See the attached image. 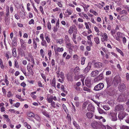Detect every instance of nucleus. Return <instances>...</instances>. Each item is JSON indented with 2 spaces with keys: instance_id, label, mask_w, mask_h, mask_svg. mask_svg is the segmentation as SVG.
<instances>
[{
  "instance_id": "obj_63",
  "label": "nucleus",
  "mask_w": 129,
  "mask_h": 129,
  "mask_svg": "<svg viewBox=\"0 0 129 129\" xmlns=\"http://www.w3.org/2000/svg\"><path fill=\"white\" fill-rule=\"evenodd\" d=\"M47 27L49 30L51 29V25L50 23L49 22L48 23Z\"/></svg>"
},
{
  "instance_id": "obj_43",
  "label": "nucleus",
  "mask_w": 129,
  "mask_h": 129,
  "mask_svg": "<svg viewBox=\"0 0 129 129\" xmlns=\"http://www.w3.org/2000/svg\"><path fill=\"white\" fill-rule=\"evenodd\" d=\"M85 59V58L84 57H82L81 58V63L82 65H84V64Z\"/></svg>"
},
{
  "instance_id": "obj_15",
  "label": "nucleus",
  "mask_w": 129,
  "mask_h": 129,
  "mask_svg": "<svg viewBox=\"0 0 129 129\" xmlns=\"http://www.w3.org/2000/svg\"><path fill=\"white\" fill-rule=\"evenodd\" d=\"M67 47L68 48L69 51H72L74 48V46L71 43H68L66 45Z\"/></svg>"
},
{
  "instance_id": "obj_31",
  "label": "nucleus",
  "mask_w": 129,
  "mask_h": 129,
  "mask_svg": "<svg viewBox=\"0 0 129 129\" xmlns=\"http://www.w3.org/2000/svg\"><path fill=\"white\" fill-rule=\"evenodd\" d=\"M94 40L97 44H98L100 43V41L99 38L96 37L94 38Z\"/></svg>"
},
{
  "instance_id": "obj_30",
  "label": "nucleus",
  "mask_w": 129,
  "mask_h": 129,
  "mask_svg": "<svg viewBox=\"0 0 129 129\" xmlns=\"http://www.w3.org/2000/svg\"><path fill=\"white\" fill-rule=\"evenodd\" d=\"M41 44L42 46L47 47V46L46 42L45 40H42L41 42Z\"/></svg>"
},
{
  "instance_id": "obj_2",
  "label": "nucleus",
  "mask_w": 129,
  "mask_h": 129,
  "mask_svg": "<svg viewBox=\"0 0 129 129\" xmlns=\"http://www.w3.org/2000/svg\"><path fill=\"white\" fill-rule=\"evenodd\" d=\"M91 125L94 129H101V123L94 121L92 122Z\"/></svg>"
},
{
  "instance_id": "obj_44",
  "label": "nucleus",
  "mask_w": 129,
  "mask_h": 129,
  "mask_svg": "<svg viewBox=\"0 0 129 129\" xmlns=\"http://www.w3.org/2000/svg\"><path fill=\"white\" fill-rule=\"evenodd\" d=\"M122 39V42L123 44L125 45L126 44L127 41V40L125 37L124 36L123 37Z\"/></svg>"
},
{
  "instance_id": "obj_38",
  "label": "nucleus",
  "mask_w": 129,
  "mask_h": 129,
  "mask_svg": "<svg viewBox=\"0 0 129 129\" xmlns=\"http://www.w3.org/2000/svg\"><path fill=\"white\" fill-rule=\"evenodd\" d=\"M116 49L117 51L121 55L123 56L124 55L123 52L121 50L117 47L116 48Z\"/></svg>"
},
{
  "instance_id": "obj_50",
  "label": "nucleus",
  "mask_w": 129,
  "mask_h": 129,
  "mask_svg": "<svg viewBox=\"0 0 129 129\" xmlns=\"http://www.w3.org/2000/svg\"><path fill=\"white\" fill-rule=\"evenodd\" d=\"M14 62V65L15 67L17 68H18L19 66L18 64L17 61L16 59L15 60Z\"/></svg>"
},
{
  "instance_id": "obj_45",
  "label": "nucleus",
  "mask_w": 129,
  "mask_h": 129,
  "mask_svg": "<svg viewBox=\"0 0 129 129\" xmlns=\"http://www.w3.org/2000/svg\"><path fill=\"white\" fill-rule=\"evenodd\" d=\"M103 109L106 110H108L110 109V107L107 105H104L103 106Z\"/></svg>"
},
{
  "instance_id": "obj_6",
  "label": "nucleus",
  "mask_w": 129,
  "mask_h": 129,
  "mask_svg": "<svg viewBox=\"0 0 129 129\" xmlns=\"http://www.w3.org/2000/svg\"><path fill=\"white\" fill-rule=\"evenodd\" d=\"M104 86V84L102 83H100L95 86L94 89L96 91L102 89Z\"/></svg>"
},
{
  "instance_id": "obj_39",
  "label": "nucleus",
  "mask_w": 129,
  "mask_h": 129,
  "mask_svg": "<svg viewBox=\"0 0 129 129\" xmlns=\"http://www.w3.org/2000/svg\"><path fill=\"white\" fill-rule=\"evenodd\" d=\"M64 41L62 39H60L57 40V42L61 44L63 43Z\"/></svg>"
},
{
  "instance_id": "obj_8",
  "label": "nucleus",
  "mask_w": 129,
  "mask_h": 129,
  "mask_svg": "<svg viewBox=\"0 0 129 129\" xmlns=\"http://www.w3.org/2000/svg\"><path fill=\"white\" fill-rule=\"evenodd\" d=\"M102 37L101 38V41L102 42H104L105 41H107L108 40V36L107 34L104 33H102L100 35Z\"/></svg>"
},
{
  "instance_id": "obj_24",
  "label": "nucleus",
  "mask_w": 129,
  "mask_h": 129,
  "mask_svg": "<svg viewBox=\"0 0 129 129\" xmlns=\"http://www.w3.org/2000/svg\"><path fill=\"white\" fill-rule=\"evenodd\" d=\"M42 113L47 117H49V116L48 112L45 110H42L41 111Z\"/></svg>"
},
{
  "instance_id": "obj_4",
  "label": "nucleus",
  "mask_w": 129,
  "mask_h": 129,
  "mask_svg": "<svg viewBox=\"0 0 129 129\" xmlns=\"http://www.w3.org/2000/svg\"><path fill=\"white\" fill-rule=\"evenodd\" d=\"M124 36V34L118 31L115 35L114 39L118 41H121L120 38H122Z\"/></svg>"
},
{
  "instance_id": "obj_20",
  "label": "nucleus",
  "mask_w": 129,
  "mask_h": 129,
  "mask_svg": "<svg viewBox=\"0 0 129 129\" xmlns=\"http://www.w3.org/2000/svg\"><path fill=\"white\" fill-rule=\"evenodd\" d=\"M83 5H81L82 6L84 9V10L85 12H87L88 11L87 8L89 7V5H86L85 4L82 3Z\"/></svg>"
},
{
  "instance_id": "obj_60",
  "label": "nucleus",
  "mask_w": 129,
  "mask_h": 129,
  "mask_svg": "<svg viewBox=\"0 0 129 129\" xmlns=\"http://www.w3.org/2000/svg\"><path fill=\"white\" fill-rule=\"evenodd\" d=\"M93 37V35H90L87 36V38L88 40H91V38H92Z\"/></svg>"
},
{
  "instance_id": "obj_49",
  "label": "nucleus",
  "mask_w": 129,
  "mask_h": 129,
  "mask_svg": "<svg viewBox=\"0 0 129 129\" xmlns=\"http://www.w3.org/2000/svg\"><path fill=\"white\" fill-rule=\"evenodd\" d=\"M44 51L43 49H41L40 50V54L43 58L44 56Z\"/></svg>"
},
{
  "instance_id": "obj_56",
  "label": "nucleus",
  "mask_w": 129,
  "mask_h": 129,
  "mask_svg": "<svg viewBox=\"0 0 129 129\" xmlns=\"http://www.w3.org/2000/svg\"><path fill=\"white\" fill-rule=\"evenodd\" d=\"M87 43L89 46H92V43L91 41L90 40H87Z\"/></svg>"
},
{
  "instance_id": "obj_26",
  "label": "nucleus",
  "mask_w": 129,
  "mask_h": 129,
  "mask_svg": "<svg viewBox=\"0 0 129 129\" xmlns=\"http://www.w3.org/2000/svg\"><path fill=\"white\" fill-rule=\"evenodd\" d=\"M73 123L74 126L77 129H81V128L79 125L75 121H74L73 122Z\"/></svg>"
},
{
  "instance_id": "obj_47",
  "label": "nucleus",
  "mask_w": 129,
  "mask_h": 129,
  "mask_svg": "<svg viewBox=\"0 0 129 129\" xmlns=\"http://www.w3.org/2000/svg\"><path fill=\"white\" fill-rule=\"evenodd\" d=\"M85 83L86 85H88L90 83V80L88 79H86L85 80Z\"/></svg>"
},
{
  "instance_id": "obj_5",
  "label": "nucleus",
  "mask_w": 129,
  "mask_h": 129,
  "mask_svg": "<svg viewBox=\"0 0 129 129\" xmlns=\"http://www.w3.org/2000/svg\"><path fill=\"white\" fill-rule=\"evenodd\" d=\"M117 113H114L113 111H111L110 112L109 115L112 121H115L117 120Z\"/></svg>"
},
{
  "instance_id": "obj_25",
  "label": "nucleus",
  "mask_w": 129,
  "mask_h": 129,
  "mask_svg": "<svg viewBox=\"0 0 129 129\" xmlns=\"http://www.w3.org/2000/svg\"><path fill=\"white\" fill-rule=\"evenodd\" d=\"M12 51L13 56L15 57H16L17 56L16 49L15 48H13L12 50Z\"/></svg>"
},
{
  "instance_id": "obj_48",
  "label": "nucleus",
  "mask_w": 129,
  "mask_h": 129,
  "mask_svg": "<svg viewBox=\"0 0 129 129\" xmlns=\"http://www.w3.org/2000/svg\"><path fill=\"white\" fill-rule=\"evenodd\" d=\"M120 13L121 15L126 14H127V12L125 10H123L121 11L120 12Z\"/></svg>"
},
{
  "instance_id": "obj_28",
  "label": "nucleus",
  "mask_w": 129,
  "mask_h": 129,
  "mask_svg": "<svg viewBox=\"0 0 129 129\" xmlns=\"http://www.w3.org/2000/svg\"><path fill=\"white\" fill-rule=\"evenodd\" d=\"M102 63L99 62H96L95 63L94 65L97 68H100L102 66Z\"/></svg>"
},
{
  "instance_id": "obj_54",
  "label": "nucleus",
  "mask_w": 129,
  "mask_h": 129,
  "mask_svg": "<svg viewBox=\"0 0 129 129\" xmlns=\"http://www.w3.org/2000/svg\"><path fill=\"white\" fill-rule=\"evenodd\" d=\"M63 108L65 112H67L68 111V109L66 106V105L64 104H63L62 105Z\"/></svg>"
},
{
  "instance_id": "obj_61",
  "label": "nucleus",
  "mask_w": 129,
  "mask_h": 129,
  "mask_svg": "<svg viewBox=\"0 0 129 129\" xmlns=\"http://www.w3.org/2000/svg\"><path fill=\"white\" fill-rule=\"evenodd\" d=\"M94 118L95 119H98L99 120L101 119L102 118V117L101 116H98L95 115H94Z\"/></svg>"
},
{
  "instance_id": "obj_53",
  "label": "nucleus",
  "mask_w": 129,
  "mask_h": 129,
  "mask_svg": "<svg viewBox=\"0 0 129 129\" xmlns=\"http://www.w3.org/2000/svg\"><path fill=\"white\" fill-rule=\"evenodd\" d=\"M98 109L99 113L102 114L103 113L104 111L103 110L99 108H98Z\"/></svg>"
},
{
  "instance_id": "obj_40",
  "label": "nucleus",
  "mask_w": 129,
  "mask_h": 129,
  "mask_svg": "<svg viewBox=\"0 0 129 129\" xmlns=\"http://www.w3.org/2000/svg\"><path fill=\"white\" fill-rule=\"evenodd\" d=\"M55 83H56L55 80L54 79L52 81L51 83V85L53 86L54 87H55Z\"/></svg>"
},
{
  "instance_id": "obj_52",
  "label": "nucleus",
  "mask_w": 129,
  "mask_h": 129,
  "mask_svg": "<svg viewBox=\"0 0 129 129\" xmlns=\"http://www.w3.org/2000/svg\"><path fill=\"white\" fill-rule=\"evenodd\" d=\"M0 66L2 69H3L4 67V66L3 65L2 61L1 59H0Z\"/></svg>"
},
{
  "instance_id": "obj_62",
  "label": "nucleus",
  "mask_w": 129,
  "mask_h": 129,
  "mask_svg": "<svg viewBox=\"0 0 129 129\" xmlns=\"http://www.w3.org/2000/svg\"><path fill=\"white\" fill-rule=\"evenodd\" d=\"M90 21L92 23L94 24H95L96 23V22L94 20L93 18V17L91 18Z\"/></svg>"
},
{
  "instance_id": "obj_19",
  "label": "nucleus",
  "mask_w": 129,
  "mask_h": 129,
  "mask_svg": "<svg viewBox=\"0 0 129 129\" xmlns=\"http://www.w3.org/2000/svg\"><path fill=\"white\" fill-rule=\"evenodd\" d=\"M34 67L33 65H30L29 63L28 65L27 68L29 72H30L33 71V68Z\"/></svg>"
},
{
  "instance_id": "obj_35",
  "label": "nucleus",
  "mask_w": 129,
  "mask_h": 129,
  "mask_svg": "<svg viewBox=\"0 0 129 129\" xmlns=\"http://www.w3.org/2000/svg\"><path fill=\"white\" fill-rule=\"evenodd\" d=\"M103 78V74H100L96 78L98 80H99L102 79Z\"/></svg>"
},
{
  "instance_id": "obj_58",
  "label": "nucleus",
  "mask_w": 129,
  "mask_h": 129,
  "mask_svg": "<svg viewBox=\"0 0 129 129\" xmlns=\"http://www.w3.org/2000/svg\"><path fill=\"white\" fill-rule=\"evenodd\" d=\"M111 35L113 36V38H114L115 37V32L114 30H111Z\"/></svg>"
},
{
  "instance_id": "obj_18",
  "label": "nucleus",
  "mask_w": 129,
  "mask_h": 129,
  "mask_svg": "<svg viewBox=\"0 0 129 129\" xmlns=\"http://www.w3.org/2000/svg\"><path fill=\"white\" fill-rule=\"evenodd\" d=\"M126 88V86L123 83L121 84L119 87V89L120 91L124 90Z\"/></svg>"
},
{
  "instance_id": "obj_55",
  "label": "nucleus",
  "mask_w": 129,
  "mask_h": 129,
  "mask_svg": "<svg viewBox=\"0 0 129 129\" xmlns=\"http://www.w3.org/2000/svg\"><path fill=\"white\" fill-rule=\"evenodd\" d=\"M94 29L95 31L97 33H99L100 31L99 28L96 26H95L94 27Z\"/></svg>"
},
{
  "instance_id": "obj_32",
  "label": "nucleus",
  "mask_w": 129,
  "mask_h": 129,
  "mask_svg": "<svg viewBox=\"0 0 129 129\" xmlns=\"http://www.w3.org/2000/svg\"><path fill=\"white\" fill-rule=\"evenodd\" d=\"M49 103H51L50 107V108H51L52 109L53 108H55L56 107V106H55V103L54 102L52 101L51 102H50Z\"/></svg>"
},
{
  "instance_id": "obj_10",
  "label": "nucleus",
  "mask_w": 129,
  "mask_h": 129,
  "mask_svg": "<svg viewBox=\"0 0 129 129\" xmlns=\"http://www.w3.org/2000/svg\"><path fill=\"white\" fill-rule=\"evenodd\" d=\"M127 115V114L124 112H120L118 115V117L119 119L122 120Z\"/></svg>"
},
{
  "instance_id": "obj_7",
  "label": "nucleus",
  "mask_w": 129,
  "mask_h": 129,
  "mask_svg": "<svg viewBox=\"0 0 129 129\" xmlns=\"http://www.w3.org/2000/svg\"><path fill=\"white\" fill-rule=\"evenodd\" d=\"M121 81L120 77L119 76H116L114 78L113 83L115 85H117Z\"/></svg>"
},
{
  "instance_id": "obj_42",
  "label": "nucleus",
  "mask_w": 129,
  "mask_h": 129,
  "mask_svg": "<svg viewBox=\"0 0 129 129\" xmlns=\"http://www.w3.org/2000/svg\"><path fill=\"white\" fill-rule=\"evenodd\" d=\"M48 55L49 56V59H50V57L52 55V51L51 50H48Z\"/></svg>"
},
{
  "instance_id": "obj_12",
  "label": "nucleus",
  "mask_w": 129,
  "mask_h": 129,
  "mask_svg": "<svg viewBox=\"0 0 129 129\" xmlns=\"http://www.w3.org/2000/svg\"><path fill=\"white\" fill-rule=\"evenodd\" d=\"M112 78L110 77H107L106 78V80L108 85L107 87H109L112 85Z\"/></svg>"
},
{
  "instance_id": "obj_9",
  "label": "nucleus",
  "mask_w": 129,
  "mask_h": 129,
  "mask_svg": "<svg viewBox=\"0 0 129 129\" xmlns=\"http://www.w3.org/2000/svg\"><path fill=\"white\" fill-rule=\"evenodd\" d=\"M124 109V108L123 105L118 104L116 106L115 110L116 111H121L123 110Z\"/></svg>"
},
{
  "instance_id": "obj_17",
  "label": "nucleus",
  "mask_w": 129,
  "mask_h": 129,
  "mask_svg": "<svg viewBox=\"0 0 129 129\" xmlns=\"http://www.w3.org/2000/svg\"><path fill=\"white\" fill-rule=\"evenodd\" d=\"M47 100L48 103L51 102L53 101V95H50L49 94L47 95Z\"/></svg>"
},
{
  "instance_id": "obj_1",
  "label": "nucleus",
  "mask_w": 129,
  "mask_h": 129,
  "mask_svg": "<svg viewBox=\"0 0 129 129\" xmlns=\"http://www.w3.org/2000/svg\"><path fill=\"white\" fill-rule=\"evenodd\" d=\"M23 55L25 58L28 61H30L31 60V61L32 62L33 64H35L33 57L31 53H28L27 52H25L23 53Z\"/></svg>"
},
{
  "instance_id": "obj_64",
  "label": "nucleus",
  "mask_w": 129,
  "mask_h": 129,
  "mask_svg": "<svg viewBox=\"0 0 129 129\" xmlns=\"http://www.w3.org/2000/svg\"><path fill=\"white\" fill-rule=\"evenodd\" d=\"M121 129H129V127L126 126H123L120 127Z\"/></svg>"
},
{
  "instance_id": "obj_14",
  "label": "nucleus",
  "mask_w": 129,
  "mask_h": 129,
  "mask_svg": "<svg viewBox=\"0 0 129 129\" xmlns=\"http://www.w3.org/2000/svg\"><path fill=\"white\" fill-rule=\"evenodd\" d=\"M125 96L123 94H120L117 99V101L119 102L124 101Z\"/></svg>"
},
{
  "instance_id": "obj_34",
  "label": "nucleus",
  "mask_w": 129,
  "mask_h": 129,
  "mask_svg": "<svg viewBox=\"0 0 129 129\" xmlns=\"http://www.w3.org/2000/svg\"><path fill=\"white\" fill-rule=\"evenodd\" d=\"M66 13H67L68 14L67 15L69 16L72 14V11L70 9H68L66 10Z\"/></svg>"
},
{
  "instance_id": "obj_41",
  "label": "nucleus",
  "mask_w": 129,
  "mask_h": 129,
  "mask_svg": "<svg viewBox=\"0 0 129 129\" xmlns=\"http://www.w3.org/2000/svg\"><path fill=\"white\" fill-rule=\"evenodd\" d=\"M89 22H85L84 23V24L86 28L87 29H88L90 28L88 24H90Z\"/></svg>"
},
{
  "instance_id": "obj_57",
  "label": "nucleus",
  "mask_w": 129,
  "mask_h": 129,
  "mask_svg": "<svg viewBox=\"0 0 129 129\" xmlns=\"http://www.w3.org/2000/svg\"><path fill=\"white\" fill-rule=\"evenodd\" d=\"M83 90L85 91H86L88 92H90V89L89 88L86 87H84Z\"/></svg>"
},
{
  "instance_id": "obj_46",
  "label": "nucleus",
  "mask_w": 129,
  "mask_h": 129,
  "mask_svg": "<svg viewBox=\"0 0 129 129\" xmlns=\"http://www.w3.org/2000/svg\"><path fill=\"white\" fill-rule=\"evenodd\" d=\"M6 16H8L9 14V7L8 6L6 7Z\"/></svg>"
},
{
  "instance_id": "obj_11",
  "label": "nucleus",
  "mask_w": 129,
  "mask_h": 129,
  "mask_svg": "<svg viewBox=\"0 0 129 129\" xmlns=\"http://www.w3.org/2000/svg\"><path fill=\"white\" fill-rule=\"evenodd\" d=\"M45 38L47 42L49 43L50 42L49 33L48 32H47L45 33Z\"/></svg>"
},
{
  "instance_id": "obj_37",
  "label": "nucleus",
  "mask_w": 129,
  "mask_h": 129,
  "mask_svg": "<svg viewBox=\"0 0 129 129\" xmlns=\"http://www.w3.org/2000/svg\"><path fill=\"white\" fill-rule=\"evenodd\" d=\"M64 40L66 43H69L70 41L69 38L68 36L67 35H66L64 37Z\"/></svg>"
},
{
  "instance_id": "obj_29",
  "label": "nucleus",
  "mask_w": 129,
  "mask_h": 129,
  "mask_svg": "<svg viewBox=\"0 0 129 129\" xmlns=\"http://www.w3.org/2000/svg\"><path fill=\"white\" fill-rule=\"evenodd\" d=\"M82 15L83 17H82L83 19H86L87 20L89 19L90 18L86 14L84 13V12H82Z\"/></svg>"
},
{
  "instance_id": "obj_33",
  "label": "nucleus",
  "mask_w": 129,
  "mask_h": 129,
  "mask_svg": "<svg viewBox=\"0 0 129 129\" xmlns=\"http://www.w3.org/2000/svg\"><path fill=\"white\" fill-rule=\"evenodd\" d=\"M8 78L7 76L6 75L5 76V79H4V81L5 83H6V85L7 86H8L9 84V81L8 80Z\"/></svg>"
},
{
  "instance_id": "obj_59",
  "label": "nucleus",
  "mask_w": 129,
  "mask_h": 129,
  "mask_svg": "<svg viewBox=\"0 0 129 129\" xmlns=\"http://www.w3.org/2000/svg\"><path fill=\"white\" fill-rule=\"evenodd\" d=\"M34 117L37 120L39 121L40 119V117L38 115H35Z\"/></svg>"
},
{
  "instance_id": "obj_16",
  "label": "nucleus",
  "mask_w": 129,
  "mask_h": 129,
  "mask_svg": "<svg viewBox=\"0 0 129 129\" xmlns=\"http://www.w3.org/2000/svg\"><path fill=\"white\" fill-rule=\"evenodd\" d=\"M91 62H89L88 63L87 67L84 70V72L86 73L88 72L90 70L91 67Z\"/></svg>"
},
{
  "instance_id": "obj_23",
  "label": "nucleus",
  "mask_w": 129,
  "mask_h": 129,
  "mask_svg": "<svg viewBox=\"0 0 129 129\" xmlns=\"http://www.w3.org/2000/svg\"><path fill=\"white\" fill-rule=\"evenodd\" d=\"M86 116L89 119L91 118L93 116V114L92 113L88 112L86 114Z\"/></svg>"
},
{
  "instance_id": "obj_27",
  "label": "nucleus",
  "mask_w": 129,
  "mask_h": 129,
  "mask_svg": "<svg viewBox=\"0 0 129 129\" xmlns=\"http://www.w3.org/2000/svg\"><path fill=\"white\" fill-rule=\"evenodd\" d=\"M27 115L28 116L30 117H34L35 116V114L33 113L29 112L27 113Z\"/></svg>"
},
{
  "instance_id": "obj_22",
  "label": "nucleus",
  "mask_w": 129,
  "mask_h": 129,
  "mask_svg": "<svg viewBox=\"0 0 129 129\" xmlns=\"http://www.w3.org/2000/svg\"><path fill=\"white\" fill-rule=\"evenodd\" d=\"M99 73V71L98 70H96L92 71L91 73V76L92 77H94L97 75Z\"/></svg>"
},
{
  "instance_id": "obj_13",
  "label": "nucleus",
  "mask_w": 129,
  "mask_h": 129,
  "mask_svg": "<svg viewBox=\"0 0 129 129\" xmlns=\"http://www.w3.org/2000/svg\"><path fill=\"white\" fill-rule=\"evenodd\" d=\"M54 50L55 53H56L58 52H62L63 51V47L60 48L59 47H57L55 48V45L54 46Z\"/></svg>"
},
{
  "instance_id": "obj_3",
  "label": "nucleus",
  "mask_w": 129,
  "mask_h": 129,
  "mask_svg": "<svg viewBox=\"0 0 129 129\" xmlns=\"http://www.w3.org/2000/svg\"><path fill=\"white\" fill-rule=\"evenodd\" d=\"M73 32V34H77V31L76 26L74 25H73L70 26L68 30V33L70 35H71Z\"/></svg>"
},
{
  "instance_id": "obj_21",
  "label": "nucleus",
  "mask_w": 129,
  "mask_h": 129,
  "mask_svg": "<svg viewBox=\"0 0 129 129\" xmlns=\"http://www.w3.org/2000/svg\"><path fill=\"white\" fill-rule=\"evenodd\" d=\"M80 72V69L78 67H76L74 70V72L75 74H78Z\"/></svg>"
},
{
  "instance_id": "obj_36",
  "label": "nucleus",
  "mask_w": 129,
  "mask_h": 129,
  "mask_svg": "<svg viewBox=\"0 0 129 129\" xmlns=\"http://www.w3.org/2000/svg\"><path fill=\"white\" fill-rule=\"evenodd\" d=\"M76 34H73V36L72 37V40L74 42V43L75 44H77V42L76 40V36L75 35Z\"/></svg>"
},
{
  "instance_id": "obj_51",
  "label": "nucleus",
  "mask_w": 129,
  "mask_h": 129,
  "mask_svg": "<svg viewBox=\"0 0 129 129\" xmlns=\"http://www.w3.org/2000/svg\"><path fill=\"white\" fill-rule=\"evenodd\" d=\"M60 78L62 79L63 80H64V74L62 72H61L60 73Z\"/></svg>"
}]
</instances>
